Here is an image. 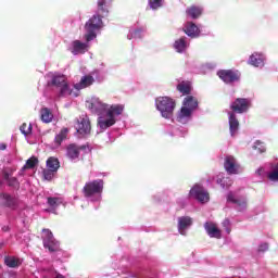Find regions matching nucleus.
<instances>
[{
	"label": "nucleus",
	"instance_id": "f257e3e1",
	"mask_svg": "<svg viewBox=\"0 0 278 278\" xmlns=\"http://www.w3.org/2000/svg\"><path fill=\"white\" fill-rule=\"evenodd\" d=\"M49 87L54 86V88H59V97H77V92H74L66 81V77L64 75H55L52 76L51 80L47 83Z\"/></svg>",
	"mask_w": 278,
	"mask_h": 278
},
{
	"label": "nucleus",
	"instance_id": "f03ea898",
	"mask_svg": "<svg viewBox=\"0 0 278 278\" xmlns=\"http://www.w3.org/2000/svg\"><path fill=\"white\" fill-rule=\"evenodd\" d=\"M155 105L163 118H173L177 102L170 97H159L155 100Z\"/></svg>",
	"mask_w": 278,
	"mask_h": 278
},
{
	"label": "nucleus",
	"instance_id": "7ed1b4c3",
	"mask_svg": "<svg viewBox=\"0 0 278 278\" xmlns=\"http://www.w3.org/2000/svg\"><path fill=\"white\" fill-rule=\"evenodd\" d=\"M101 27H103V16L99 14L91 16L85 24V31H87L85 35L86 42L94 40L97 38V30L101 29Z\"/></svg>",
	"mask_w": 278,
	"mask_h": 278
},
{
	"label": "nucleus",
	"instance_id": "20e7f679",
	"mask_svg": "<svg viewBox=\"0 0 278 278\" xmlns=\"http://www.w3.org/2000/svg\"><path fill=\"white\" fill-rule=\"evenodd\" d=\"M83 192L86 198L94 197V194H101V192H103V180L97 179L86 182L83 188Z\"/></svg>",
	"mask_w": 278,
	"mask_h": 278
},
{
	"label": "nucleus",
	"instance_id": "39448f33",
	"mask_svg": "<svg viewBox=\"0 0 278 278\" xmlns=\"http://www.w3.org/2000/svg\"><path fill=\"white\" fill-rule=\"evenodd\" d=\"M42 233L43 235L41 238H42L45 249H48L50 253H55V251H59L60 242L55 240V238L53 237V232H51V230L49 229H43Z\"/></svg>",
	"mask_w": 278,
	"mask_h": 278
},
{
	"label": "nucleus",
	"instance_id": "423d86ee",
	"mask_svg": "<svg viewBox=\"0 0 278 278\" xmlns=\"http://www.w3.org/2000/svg\"><path fill=\"white\" fill-rule=\"evenodd\" d=\"M251 108V100L247 98H237L231 104L230 110L233 114H244Z\"/></svg>",
	"mask_w": 278,
	"mask_h": 278
},
{
	"label": "nucleus",
	"instance_id": "0eeeda50",
	"mask_svg": "<svg viewBox=\"0 0 278 278\" xmlns=\"http://www.w3.org/2000/svg\"><path fill=\"white\" fill-rule=\"evenodd\" d=\"M217 76L224 84L240 81V72L237 70H220L217 72Z\"/></svg>",
	"mask_w": 278,
	"mask_h": 278
},
{
	"label": "nucleus",
	"instance_id": "6e6552de",
	"mask_svg": "<svg viewBox=\"0 0 278 278\" xmlns=\"http://www.w3.org/2000/svg\"><path fill=\"white\" fill-rule=\"evenodd\" d=\"M189 194L200 203H207V201H210V193L200 185L193 186Z\"/></svg>",
	"mask_w": 278,
	"mask_h": 278
},
{
	"label": "nucleus",
	"instance_id": "1a4fd4ad",
	"mask_svg": "<svg viewBox=\"0 0 278 278\" xmlns=\"http://www.w3.org/2000/svg\"><path fill=\"white\" fill-rule=\"evenodd\" d=\"M76 130L77 134L84 138H86V136H90V132L92 131V125L90 124L88 116L81 117L80 121H78Z\"/></svg>",
	"mask_w": 278,
	"mask_h": 278
},
{
	"label": "nucleus",
	"instance_id": "9d476101",
	"mask_svg": "<svg viewBox=\"0 0 278 278\" xmlns=\"http://www.w3.org/2000/svg\"><path fill=\"white\" fill-rule=\"evenodd\" d=\"M87 108L91 110L93 114H103L108 110V104L103 103L99 98L87 101Z\"/></svg>",
	"mask_w": 278,
	"mask_h": 278
},
{
	"label": "nucleus",
	"instance_id": "9b49d317",
	"mask_svg": "<svg viewBox=\"0 0 278 278\" xmlns=\"http://www.w3.org/2000/svg\"><path fill=\"white\" fill-rule=\"evenodd\" d=\"M224 167L228 175H238V170H240V165L233 156H226Z\"/></svg>",
	"mask_w": 278,
	"mask_h": 278
},
{
	"label": "nucleus",
	"instance_id": "f8f14e48",
	"mask_svg": "<svg viewBox=\"0 0 278 278\" xmlns=\"http://www.w3.org/2000/svg\"><path fill=\"white\" fill-rule=\"evenodd\" d=\"M204 229H205L207 236H210V238H216L217 240H220L223 238L220 229H218L216 224H214L212 222H206L204 224Z\"/></svg>",
	"mask_w": 278,
	"mask_h": 278
},
{
	"label": "nucleus",
	"instance_id": "ddd939ff",
	"mask_svg": "<svg viewBox=\"0 0 278 278\" xmlns=\"http://www.w3.org/2000/svg\"><path fill=\"white\" fill-rule=\"evenodd\" d=\"M86 150V146H77L75 143H71L66 147V155L70 160H77L79 157L80 151Z\"/></svg>",
	"mask_w": 278,
	"mask_h": 278
},
{
	"label": "nucleus",
	"instance_id": "4468645a",
	"mask_svg": "<svg viewBox=\"0 0 278 278\" xmlns=\"http://www.w3.org/2000/svg\"><path fill=\"white\" fill-rule=\"evenodd\" d=\"M93 84H94V77H92L91 75L84 76L80 79L79 84L74 85V88H75L74 92H77V97H79V91L83 90V88H88Z\"/></svg>",
	"mask_w": 278,
	"mask_h": 278
},
{
	"label": "nucleus",
	"instance_id": "2eb2a0df",
	"mask_svg": "<svg viewBox=\"0 0 278 278\" xmlns=\"http://www.w3.org/2000/svg\"><path fill=\"white\" fill-rule=\"evenodd\" d=\"M184 31L187 34V36H189V38H199V36H201L199 26L192 22H188L186 24Z\"/></svg>",
	"mask_w": 278,
	"mask_h": 278
},
{
	"label": "nucleus",
	"instance_id": "dca6fc26",
	"mask_svg": "<svg viewBox=\"0 0 278 278\" xmlns=\"http://www.w3.org/2000/svg\"><path fill=\"white\" fill-rule=\"evenodd\" d=\"M125 112V104H112L106 109V116L111 118H116V116H121Z\"/></svg>",
	"mask_w": 278,
	"mask_h": 278
},
{
	"label": "nucleus",
	"instance_id": "f3484780",
	"mask_svg": "<svg viewBox=\"0 0 278 278\" xmlns=\"http://www.w3.org/2000/svg\"><path fill=\"white\" fill-rule=\"evenodd\" d=\"M88 51V43H84L80 40H74L72 42V53L73 55L84 54Z\"/></svg>",
	"mask_w": 278,
	"mask_h": 278
},
{
	"label": "nucleus",
	"instance_id": "a211bd4d",
	"mask_svg": "<svg viewBox=\"0 0 278 278\" xmlns=\"http://www.w3.org/2000/svg\"><path fill=\"white\" fill-rule=\"evenodd\" d=\"M228 116H229V131H230V135L233 137L236 136V134H238V129H240V122L238 121L236 113H228Z\"/></svg>",
	"mask_w": 278,
	"mask_h": 278
},
{
	"label": "nucleus",
	"instance_id": "6ab92c4d",
	"mask_svg": "<svg viewBox=\"0 0 278 278\" xmlns=\"http://www.w3.org/2000/svg\"><path fill=\"white\" fill-rule=\"evenodd\" d=\"M192 110L188 109V106H181L176 119L178 121V123H186V121H188V118H191L192 116Z\"/></svg>",
	"mask_w": 278,
	"mask_h": 278
},
{
	"label": "nucleus",
	"instance_id": "aec40b11",
	"mask_svg": "<svg viewBox=\"0 0 278 278\" xmlns=\"http://www.w3.org/2000/svg\"><path fill=\"white\" fill-rule=\"evenodd\" d=\"M227 201L228 203H233L235 205H238L241 210L247 208V199L244 198H239L236 199V195H233V192H229L227 194Z\"/></svg>",
	"mask_w": 278,
	"mask_h": 278
},
{
	"label": "nucleus",
	"instance_id": "412c9836",
	"mask_svg": "<svg viewBox=\"0 0 278 278\" xmlns=\"http://www.w3.org/2000/svg\"><path fill=\"white\" fill-rule=\"evenodd\" d=\"M0 199H3V205L4 207H10L11 210H14L16 207L18 201L16 198H12V195L8 193H0Z\"/></svg>",
	"mask_w": 278,
	"mask_h": 278
},
{
	"label": "nucleus",
	"instance_id": "4be33fe9",
	"mask_svg": "<svg viewBox=\"0 0 278 278\" xmlns=\"http://www.w3.org/2000/svg\"><path fill=\"white\" fill-rule=\"evenodd\" d=\"M186 14L187 16H190V18H193V20L200 18V16L203 14V8L191 5L187 8Z\"/></svg>",
	"mask_w": 278,
	"mask_h": 278
},
{
	"label": "nucleus",
	"instance_id": "5701e85b",
	"mask_svg": "<svg viewBox=\"0 0 278 278\" xmlns=\"http://www.w3.org/2000/svg\"><path fill=\"white\" fill-rule=\"evenodd\" d=\"M182 105L191 110V112H194V110L199 108V100H197V98L193 96H187L182 102Z\"/></svg>",
	"mask_w": 278,
	"mask_h": 278
},
{
	"label": "nucleus",
	"instance_id": "b1692460",
	"mask_svg": "<svg viewBox=\"0 0 278 278\" xmlns=\"http://www.w3.org/2000/svg\"><path fill=\"white\" fill-rule=\"evenodd\" d=\"M176 89L181 94L188 96V94H190L192 92V83H190L188 80H182L181 83H179L177 85Z\"/></svg>",
	"mask_w": 278,
	"mask_h": 278
},
{
	"label": "nucleus",
	"instance_id": "393cba45",
	"mask_svg": "<svg viewBox=\"0 0 278 278\" xmlns=\"http://www.w3.org/2000/svg\"><path fill=\"white\" fill-rule=\"evenodd\" d=\"M192 225V218L189 216H182L178 218V230L180 231L181 236H184V231L188 229Z\"/></svg>",
	"mask_w": 278,
	"mask_h": 278
},
{
	"label": "nucleus",
	"instance_id": "a878e982",
	"mask_svg": "<svg viewBox=\"0 0 278 278\" xmlns=\"http://www.w3.org/2000/svg\"><path fill=\"white\" fill-rule=\"evenodd\" d=\"M249 64L256 67L264 66V59L262 58V54L253 53L250 55Z\"/></svg>",
	"mask_w": 278,
	"mask_h": 278
},
{
	"label": "nucleus",
	"instance_id": "bb28decb",
	"mask_svg": "<svg viewBox=\"0 0 278 278\" xmlns=\"http://www.w3.org/2000/svg\"><path fill=\"white\" fill-rule=\"evenodd\" d=\"M100 129H110L113 125H116V118L108 117V119H98Z\"/></svg>",
	"mask_w": 278,
	"mask_h": 278
},
{
	"label": "nucleus",
	"instance_id": "cd10ccee",
	"mask_svg": "<svg viewBox=\"0 0 278 278\" xmlns=\"http://www.w3.org/2000/svg\"><path fill=\"white\" fill-rule=\"evenodd\" d=\"M68 137V128H62L61 131L54 138V144L60 147L64 140Z\"/></svg>",
	"mask_w": 278,
	"mask_h": 278
},
{
	"label": "nucleus",
	"instance_id": "c85d7f7f",
	"mask_svg": "<svg viewBox=\"0 0 278 278\" xmlns=\"http://www.w3.org/2000/svg\"><path fill=\"white\" fill-rule=\"evenodd\" d=\"M4 264L9 268H18V266H21V258H16L14 256H8L4 258Z\"/></svg>",
	"mask_w": 278,
	"mask_h": 278
},
{
	"label": "nucleus",
	"instance_id": "c756f323",
	"mask_svg": "<svg viewBox=\"0 0 278 278\" xmlns=\"http://www.w3.org/2000/svg\"><path fill=\"white\" fill-rule=\"evenodd\" d=\"M47 166H48V169L54 170V173H58V170L60 168V160H58L53 156H50L47 160Z\"/></svg>",
	"mask_w": 278,
	"mask_h": 278
},
{
	"label": "nucleus",
	"instance_id": "7c9ffc66",
	"mask_svg": "<svg viewBox=\"0 0 278 278\" xmlns=\"http://www.w3.org/2000/svg\"><path fill=\"white\" fill-rule=\"evenodd\" d=\"M188 45L186 43V37H181L180 39L176 40L174 43V48L178 53H184Z\"/></svg>",
	"mask_w": 278,
	"mask_h": 278
},
{
	"label": "nucleus",
	"instance_id": "2f4dec72",
	"mask_svg": "<svg viewBox=\"0 0 278 278\" xmlns=\"http://www.w3.org/2000/svg\"><path fill=\"white\" fill-rule=\"evenodd\" d=\"M41 114V121L43 123H51V121H53V113L51 112V110L43 108L40 111Z\"/></svg>",
	"mask_w": 278,
	"mask_h": 278
},
{
	"label": "nucleus",
	"instance_id": "473e14b6",
	"mask_svg": "<svg viewBox=\"0 0 278 278\" xmlns=\"http://www.w3.org/2000/svg\"><path fill=\"white\" fill-rule=\"evenodd\" d=\"M37 165H38V157L31 156L26 161L25 165L22 167V170H29L31 168H36Z\"/></svg>",
	"mask_w": 278,
	"mask_h": 278
},
{
	"label": "nucleus",
	"instance_id": "72a5a7b5",
	"mask_svg": "<svg viewBox=\"0 0 278 278\" xmlns=\"http://www.w3.org/2000/svg\"><path fill=\"white\" fill-rule=\"evenodd\" d=\"M108 8H110L108 0H98V11L100 14H109L110 10Z\"/></svg>",
	"mask_w": 278,
	"mask_h": 278
},
{
	"label": "nucleus",
	"instance_id": "f704fd0d",
	"mask_svg": "<svg viewBox=\"0 0 278 278\" xmlns=\"http://www.w3.org/2000/svg\"><path fill=\"white\" fill-rule=\"evenodd\" d=\"M31 124L24 123L21 125L20 130L24 136H29L31 134Z\"/></svg>",
	"mask_w": 278,
	"mask_h": 278
},
{
	"label": "nucleus",
	"instance_id": "c9c22d12",
	"mask_svg": "<svg viewBox=\"0 0 278 278\" xmlns=\"http://www.w3.org/2000/svg\"><path fill=\"white\" fill-rule=\"evenodd\" d=\"M42 175H43V179H46V181H51V179H53V177H55V172L48 168V169L42 170Z\"/></svg>",
	"mask_w": 278,
	"mask_h": 278
},
{
	"label": "nucleus",
	"instance_id": "e433bc0d",
	"mask_svg": "<svg viewBox=\"0 0 278 278\" xmlns=\"http://www.w3.org/2000/svg\"><path fill=\"white\" fill-rule=\"evenodd\" d=\"M253 149L258 151V153H266V146L262 141H255Z\"/></svg>",
	"mask_w": 278,
	"mask_h": 278
},
{
	"label": "nucleus",
	"instance_id": "4c0bfd02",
	"mask_svg": "<svg viewBox=\"0 0 278 278\" xmlns=\"http://www.w3.org/2000/svg\"><path fill=\"white\" fill-rule=\"evenodd\" d=\"M217 184L222 186V188H229V186H231V179L222 177L217 179Z\"/></svg>",
	"mask_w": 278,
	"mask_h": 278
},
{
	"label": "nucleus",
	"instance_id": "58836bf2",
	"mask_svg": "<svg viewBox=\"0 0 278 278\" xmlns=\"http://www.w3.org/2000/svg\"><path fill=\"white\" fill-rule=\"evenodd\" d=\"M149 5L151 10H157L162 8V0H149Z\"/></svg>",
	"mask_w": 278,
	"mask_h": 278
},
{
	"label": "nucleus",
	"instance_id": "ea45409f",
	"mask_svg": "<svg viewBox=\"0 0 278 278\" xmlns=\"http://www.w3.org/2000/svg\"><path fill=\"white\" fill-rule=\"evenodd\" d=\"M48 205L50 207H58L60 205V198H48Z\"/></svg>",
	"mask_w": 278,
	"mask_h": 278
},
{
	"label": "nucleus",
	"instance_id": "a19ab883",
	"mask_svg": "<svg viewBox=\"0 0 278 278\" xmlns=\"http://www.w3.org/2000/svg\"><path fill=\"white\" fill-rule=\"evenodd\" d=\"M7 181L10 188H18L20 186L18 179H16V177H11L10 180H7Z\"/></svg>",
	"mask_w": 278,
	"mask_h": 278
},
{
	"label": "nucleus",
	"instance_id": "79ce46f5",
	"mask_svg": "<svg viewBox=\"0 0 278 278\" xmlns=\"http://www.w3.org/2000/svg\"><path fill=\"white\" fill-rule=\"evenodd\" d=\"M268 179L270 181H278V168L268 174Z\"/></svg>",
	"mask_w": 278,
	"mask_h": 278
},
{
	"label": "nucleus",
	"instance_id": "37998d69",
	"mask_svg": "<svg viewBox=\"0 0 278 278\" xmlns=\"http://www.w3.org/2000/svg\"><path fill=\"white\" fill-rule=\"evenodd\" d=\"M223 227L225 228V230L227 231V233H231V222H229V219H224V222L222 223Z\"/></svg>",
	"mask_w": 278,
	"mask_h": 278
},
{
	"label": "nucleus",
	"instance_id": "c03bdc74",
	"mask_svg": "<svg viewBox=\"0 0 278 278\" xmlns=\"http://www.w3.org/2000/svg\"><path fill=\"white\" fill-rule=\"evenodd\" d=\"M258 251H261L262 253H264L265 251H268V243H262L258 247Z\"/></svg>",
	"mask_w": 278,
	"mask_h": 278
},
{
	"label": "nucleus",
	"instance_id": "a18cd8bd",
	"mask_svg": "<svg viewBox=\"0 0 278 278\" xmlns=\"http://www.w3.org/2000/svg\"><path fill=\"white\" fill-rule=\"evenodd\" d=\"M12 177H10V174L8 172H3V179L5 181H9Z\"/></svg>",
	"mask_w": 278,
	"mask_h": 278
},
{
	"label": "nucleus",
	"instance_id": "49530a36",
	"mask_svg": "<svg viewBox=\"0 0 278 278\" xmlns=\"http://www.w3.org/2000/svg\"><path fill=\"white\" fill-rule=\"evenodd\" d=\"M8 149V146L5 143L0 144V151H5Z\"/></svg>",
	"mask_w": 278,
	"mask_h": 278
},
{
	"label": "nucleus",
	"instance_id": "de8ad7c7",
	"mask_svg": "<svg viewBox=\"0 0 278 278\" xmlns=\"http://www.w3.org/2000/svg\"><path fill=\"white\" fill-rule=\"evenodd\" d=\"M257 173H258V175H262V168H260V169L257 170Z\"/></svg>",
	"mask_w": 278,
	"mask_h": 278
},
{
	"label": "nucleus",
	"instance_id": "09e8293b",
	"mask_svg": "<svg viewBox=\"0 0 278 278\" xmlns=\"http://www.w3.org/2000/svg\"><path fill=\"white\" fill-rule=\"evenodd\" d=\"M137 34H140V30H135V36H136Z\"/></svg>",
	"mask_w": 278,
	"mask_h": 278
}]
</instances>
